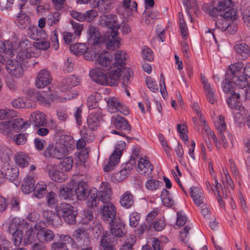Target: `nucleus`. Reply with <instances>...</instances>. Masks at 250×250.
Segmentation results:
<instances>
[{"label": "nucleus", "mask_w": 250, "mask_h": 250, "mask_svg": "<svg viewBox=\"0 0 250 250\" xmlns=\"http://www.w3.org/2000/svg\"><path fill=\"white\" fill-rule=\"evenodd\" d=\"M0 171L4 179L6 178L11 181L15 180L19 173L17 167L11 166L6 162L3 164Z\"/></svg>", "instance_id": "nucleus-11"}, {"label": "nucleus", "mask_w": 250, "mask_h": 250, "mask_svg": "<svg viewBox=\"0 0 250 250\" xmlns=\"http://www.w3.org/2000/svg\"><path fill=\"white\" fill-rule=\"evenodd\" d=\"M148 88L152 92L158 91V88L156 81L150 77H147L146 81Z\"/></svg>", "instance_id": "nucleus-61"}, {"label": "nucleus", "mask_w": 250, "mask_h": 250, "mask_svg": "<svg viewBox=\"0 0 250 250\" xmlns=\"http://www.w3.org/2000/svg\"><path fill=\"white\" fill-rule=\"evenodd\" d=\"M101 98L99 93L94 92L87 99V105L89 109L95 108L98 105V102Z\"/></svg>", "instance_id": "nucleus-40"}, {"label": "nucleus", "mask_w": 250, "mask_h": 250, "mask_svg": "<svg viewBox=\"0 0 250 250\" xmlns=\"http://www.w3.org/2000/svg\"><path fill=\"white\" fill-rule=\"evenodd\" d=\"M161 184L158 180L151 179L146 182L145 186L148 190L153 191L158 189Z\"/></svg>", "instance_id": "nucleus-51"}, {"label": "nucleus", "mask_w": 250, "mask_h": 250, "mask_svg": "<svg viewBox=\"0 0 250 250\" xmlns=\"http://www.w3.org/2000/svg\"><path fill=\"white\" fill-rule=\"evenodd\" d=\"M120 46V42L118 38L112 37L106 43V46L108 49H113L118 48Z\"/></svg>", "instance_id": "nucleus-62"}, {"label": "nucleus", "mask_w": 250, "mask_h": 250, "mask_svg": "<svg viewBox=\"0 0 250 250\" xmlns=\"http://www.w3.org/2000/svg\"><path fill=\"white\" fill-rule=\"evenodd\" d=\"M140 218V214L134 212L131 213L129 216V225L132 227H136L138 224Z\"/></svg>", "instance_id": "nucleus-59"}, {"label": "nucleus", "mask_w": 250, "mask_h": 250, "mask_svg": "<svg viewBox=\"0 0 250 250\" xmlns=\"http://www.w3.org/2000/svg\"><path fill=\"white\" fill-rule=\"evenodd\" d=\"M135 241L136 237L134 235L128 236L120 250H133L132 246L135 243Z\"/></svg>", "instance_id": "nucleus-49"}, {"label": "nucleus", "mask_w": 250, "mask_h": 250, "mask_svg": "<svg viewBox=\"0 0 250 250\" xmlns=\"http://www.w3.org/2000/svg\"><path fill=\"white\" fill-rule=\"evenodd\" d=\"M126 59V53L122 50H118L115 54V60L116 62L114 63L111 66L115 65L117 67H120L122 70L125 67L121 66L122 63Z\"/></svg>", "instance_id": "nucleus-37"}, {"label": "nucleus", "mask_w": 250, "mask_h": 250, "mask_svg": "<svg viewBox=\"0 0 250 250\" xmlns=\"http://www.w3.org/2000/svg\"><path fill=\"white\" fill-rule=\"evenodd\" d=\"M189 193L194 203L197 206H200L204 203V197L202 190L197 187H192Z\"/></svg>", "instance_id": "nucleus-27"}, {"label": "nucleus", "mask_w": 250, "mask_h": 250, "mask_svg": "<svg viewBox=\"0 0 250 250\" xmlns=\"http://www.w3.org/2000/svg\"><path fill=\"white\" fill-rule=\"evenodd\" d=\"M34 56V47L29 40H24L20 42L17 48V61L24 62Z\"/></svg>", "instance_id": "nucleus-7"}, {"label": "nucleus", "mask_w": 250, "mask_h": 250, "mask_svg": "<svg viewBox=\"0 0 250 250\" xmlns=\"http://www.w3.org/2000/svg\"><path fill=\"white\" fill-rule=\"evenodd\" d=\"M52 81L50 73L46 70H42L38 74L36 81V85L41 88L50 84Z\"/></svg>", "instance_id": "nucleus-15"}, {"label": "nucleus", "mask_w": 250, "mask_h": 250, "mask_svg": "<svg viewBox=\"0 0 250 250\" xmlns=\"http://www.w3.org/2000/svg\"><path fill=\"white\" fill-rule=\"evenodd\" d=\"M121 157L118 155L112 153L109 157L107 164L104 167V169L105 171H109L113 169L120 162Z\"/></svg>", "instance_id": "nucleus-35"}, {"label": "nucleus", "mask_w": 250, "mask_h": 250, "mask_svg": "<svg viewBox=\"0 0 250 250\" xmlns=\"http://www.w3.org/2000/svg\"><path fill=\"white\" fill-rule=\"evenodd\" d=\"M117 238L111 232L106 231L101 239V245L102 247L113 246L116 243Z\"/></svg>", "instance_id": "nucleus-33"}, {"label": "nucleus", "mask_w": 250, "mask_h": 250, "mask_svg": "<svg viewBox=\"0 0 250 250\" xmlns=\"http://www.w3.org/2000/svg\"><path fill=\"white\" fill-rule=\"evenodd\" d=\"M234 49L237 56L242 60L247 59L250 55V50L249 46L243 42H239L234 46Z\"/></svg>", "instance_id": "nucleus-24"}, {"label": "nucleus", "mask_w": 250, "mask_h": 250, "mask_svg": "<svg viewBox=\"0 0 250 250\" xmlns=\"http://www.w3.org/2000/svg\"><path fill=\"white\" fill-rule=\"evenodd\" d=\"M161 197L163 205L166 207H171L174 204V200L169 192L166 189H163Z\"/></svg>", "instance_id": "nucleus-39"}, {"label": "nucleus", "mask_w": 250, "mask_h": 250, "mask_svg": "<svg viewBox=\"0 0 250 250\" xmlns=\"http://www.w3.org/2000/svg\"><path fill=\"white\" fill-rule=\"evenodd\" d=\"M101 213L104 221L112 222L116 214V208L112 203H107L104 204Z\"/></svg>", "instance_id": "nucleus-12"}, {"label": "nucleus", "mask_w": 250, "mask_h": 250, "mask_svg": "<svg viewBox=\"0 0 250 250\" xmlns=\"http://www.w3.org/2000/svg\"><path fill=\"white\" fill-rule=\"evenodd\" d=\"M12 131L11 122L9 121L0 123V133L9 134Z\"/></svg>", "instance_id": "nucleus-54"}, {"label": "nucleus", "mask_w": 250, "mask_h": 250, "mask_svg": "<svg viewBox=\"0 0 250 250\" xmlns=\"http://www.w3.org/2000/svg\"><path fill=\"white\" fill-rule=\"evenodd\" d=\"M28 157L22 153H19L15 157L16 164L21 167H24L28 165Z\"/></svg>", "instance_id": "nucleus-46"}, {"label": "nucleus", "mask_w": 250, "mask_h": 250, "mask_svg": "<svg viewBox=\"0 0 250 250\" xmlns=\"http://www.w3.org/2000/svg\"><path fill=\"white\" fill-rule=\"evenodd\" d=\"M12 130L18 132L21 130H25L30 126V123L28 121H24L21 118H16L11 123Z\"/></svg>", "instance_id": "nucleus-32"}, {"label": "nucleus", "mask_w": 250, "mask_h": 250, "mask_svg": "<svg viewBox=\"0 0 250 250\" xmlns=\"http://www.w3.org/2000/svg\"><path fill=\"white\" fill-rule=\"evenodd\" d=\"M108 110L111 113L118 112V108L121 104V102L115 97H110L107 102Z\"/></svg>", "instance_id": "nucleus-41"}, {"label": "nucleus", "mask_w": 250, "mask_h": 250, "mask_svg": "<svg viewBox=\"0 0 250 250\" xmlns=\"http://www.w3.org/2000/svg\"><path fill=\"white\" fill-rule=\"evenodd\" d=\"M110 232L117 238L122 237L125 234V225L121 222H109Z\"/></svg>", "instance_id": "nucleus-23"}, {"label": "nucleus", "mask_w": 250, "mask_h": 250, "mask_svg": "<svg viewBox=\"0 0 250 250\" xmlns=\"http://www.w3.org/2000/svg\"><path fill=\"white\" fill-rule=\"evenodd\" d=\"M34 229L31 227L25 231L24 241L26 243L32 244L36 240L33 234Z\"/></svg>", "instance_id": "nucleus-58"}, {"label": "nucleus", "mask_w": 250, "mask_h": 250, "mask_svg": "<svg viewBox=\"0 0 250 250\" xmlns=\"http://www.w3.org/2000/svg\"><path fill=\"white\" fill-rule=\"evenodd\" d=\"M215 125L218 131L219 138L222 143L223 146L226 148L228 146L226 136H229V133L227 129V125L225 122V118L222 115H219L215 122Z\"/></svg>", "instance_id": "nucleus-8"}, {"label": "nucleus", "mask_w": 250, "mask_h": 250, "mask_svg": "<svg viewBox=\"0 0 250 250\" xmlns=\"http://www.w3.org/2000/svg\"><path fill=\"white\" fill-rule=\"evenodd\" d=\"M54 236V233L52 230L45 228L38 230L36 234L37 240L41 243L52 241Z\"/></svg>", "instance_id": "nucleus-20"}, {"label": "nucleus", "mask_w": 250, "mask_h": 250, "mask_svg": "<svg viewBox=\"0 0 250 250\" xmlns=\"http://www.w3.org/2000/svg\"><path fill=\"white\" fill-rule=\"evenodd\" d=\"M56 211L59 216H61L69 224H75L76 222L77 211L74 207L67 203H61L59 205Z\"/></svg>", "instance_id": "nucleus-5"}, {"label": "nucleus", "mask_w": 250, "mask_h": 250, "mask_svg": "<svg viewBox=\"0 0 250 250\" xmlns=\"http://www.w3.org/2000/svg\"><path fill=\"white\" fill-rule=\"evenodd\" d=\"M121 206L129 208L134 204V197L130 191H126L123 194L120 199Z\"/></svg>", "instance_id": "nucleus-30"}, {"label": "nucleus", "mask_w": 250, "mask_h": 250, "mask_svg": "<svg viewBox=\"0 0 250 250\" xmlns=\"http://www.w3.org/2000/svg\"><path fill=\"white\" fill-rule=\"evenodd\" d=\"M202 126L203 127L204 130H205V133L208 136V139L211 138L213 139L214 143H215L216 146L218 148L219 146L217 143V138L215 135L214 132L211 131V130L208 127V125L206 123V121H205V123H202Z\"/></svg>", "instance_id": "nucleus-50"}, {"label": "nucleus", "mask_w": 250, "mask_h": 250, "mask_svg": "<svg viewBox=\"0 0 250 250\" xmlns=\"http://www.w3.org/2000/svg\"><path fill=\"white\" fill-rule=\"evenodd\" d=\"M74 183H67L62 186L59 190V195L64 199H73L74 197L73 191Z\"/></svg>", "instance_id": "nucleus-25"}, {"label": "nucleus", "mask_w": 250, "mask_h": 250, "mask_svg": "<svg viewBox=\"0 0 250 250\" xmlns=\"http://www.w3.org/2000/svg\"><path fill=\"white\" fill-rule=\"evenodd\" d=\"M113 57L110 53L107 51L100 53L97 58L96 62L101 66L108 67L112 62Z\"/></svg>", "instance_id": "nucleus-28"}, {"label": "nucleus", "mask_w": 250, "mask_h": 250, "mask_svg": "<svg viewBox=\"0 0 250 250\" xmlns=\"http://www.w3.org/2000/svg\"><path fill=\"white\" fill-rule=\"evenodd\" d=\"M111 122L117 130H112L111 132L127 138L126 135L129 134L131 130L130 125L127 120L119 115H116L112 117Z\"/></svg>", "instance_id": "nucleus-6"}, {"label": "nucleus", "mask_w": 250, "mask_h": 250, "mask_svg": "<svg viewBox=\"0 0 250 250\" xmlns=\"http://www.w3.org/2000/svg\"><path fill=\"white\" fill-rule=\"evenodd\" d=\"M132 70L129 68H124L122 71L115 65L110 66L108 70V76L106 71L100 68H94L89 72L91 79L102 85L115 86L118 84L120 77H123V85L126 87L130 82Z\"/></svg>", "instance_id": "nucleus-1"}, {"label": "nucleus", "mask_w": 250, "mask_h": 250, "mask_svg": "<svg viewBox=\"0 0 250 250\" xmlns=\"http://www.w3.org/2000/svg\"><path fill=\"white\" fill-rule=\"evenodd\" d=\"M244 64L242 62H238L231 64L229 66L230 74L228 73L230 77L239 75L240 74H243V69Z\"/></svg>", "instance_id": "nucleus-36"}, {"label": "nucleus", "mask_w": 250, "mask_h": 250, "mask_svg": "<svg viewBox=\"0 0 250 250\" xmlns=\"http://www.w3.org/2000/svg\"><path fill=\"white\" fill-rule=\"evenodd\" d=\"M80 82V79L78 77L74 75L70 76L62 81L60 89L62 92L69 91L72 87L77 85Z\"/></svg>", "instance_id": "nucleus-17"}, {"label": "nucleus", "mask_w": 250, "mask_h": 250, "mask_svg": "<svg viewBox=\"0 0 250 250\" xmlns=\"http://www.w3.org/2000/svg\"><path fill=\"white\" fill-rule=\"evenodd\" d=\"M201 81L203 84L204 88L208 101L211 104H213L215 101L214 97V90L208 83L207 79L205 76H201Z\"/></svg>", "instance_id": "nucleus-22"}, {"label": "nucleus", "mask_w": 250, "mask_h": 250, "mask_svg": "<svg viewBox=\"0 0 250 250\" xmlns=\"http://www.w3.org/2000/svg\"><path fill=\"white\" fill-rule=\"evenodd\" d=\"M28 134L26 133H21L17 134L14 139L15 143L17 145H23L27 141Z\"/></svg>", "instance_id": "nucleus-64"}, {"label": "nucleus", "mask_w": 250, "mask_h": 250, "mask_svg": "<svg viewBox=\"0 0 250 250\" xmlns=\"http://www.w3.org/2000/svg\"><path fill=\"white\" fill-rule=\"evenodd\" d=\"M35 182L33 177L26 176L22 181L21 189L25 194H28L34 190Z\"/></svg>", "instance_id": "nucleus-29"}, {"label": "nucleus", "mask_w": 250, "mask_h": 250, "mask_svg": "<svg viewBox=\"0 0 250 250\" xmlns=\"http://www.w3.org/2000/svg\"><path fill=\"white\" fill-rule=\"evenodd\" d=\"M231 82L240 88L243 89L248 85V80L244 74H240L234 77H231Z\"/></svg>", "instance_id": "nucleus-34"}, {"label": "nucleus", "mask_w": 250, "mask_h": 250, "mask_svg": "<svg viewBox=\"0 0 250 250\" xmlns=\"http://www.w3.org/2000/svg\"><path fill=\"white\" fill-rule=\"evenodd\" d=\"M13 236V241L15 246H19L22 240L23 233L20 230L16 231L14 233H11Z\"/></svg>", "instance_id": "nucleus-57"}, {"label": "nucleus", "mask_w": 250, "mask_h": 250, "mask_svg": "<svg viewBox=\"0 0 250 250\" xmlns=\"http://www.w3.org/2000/svg\"><path fill=\"white\" fill-rule=\"evenodd\" d=\"M73 236L78 242L83 240L84 241L85 239H88L89 237L88 234L85 229L83 228L78 229L75 230Z\"/></svg>", "instance_id": "nucleus-47"}, {"label": "nucleus", "mask_w": 250, "mask_h": 250, "mask_svg": "<svg viewBox=\"0 0 250 250\" xmlns=\"http://www.w3.org/2000/svg\"><path fill=\"white\" fill-rule=\"evenodd\" d=\"M27 100L23 98H18L14 99L11 102V104L15 108H25L28 107V105L26 104Z\"/></svg>", "instance_id": "nucleus-52"}, {"label": "nucleus", "mask_w": 250, "mask_h": 250, "mask_svg": "<svg viewBox=\"0 0 250 250\" xmlns=\"http://www.w3.org/2000/svg\"><path fill=\"white\" fill-rule=\"evenodd\" d=\"M232 83H233L230 79V76L229 74H226L225 79L221 84L222 90L225 93H231L233 91Z\"/></svg>", "instance_id": "nucleus-43"}, {"label": "nucleus", "mask_w": 250, "mask_h": 250, "mask_svg": "<svg viewBox=\"0 0 250 250\" xmlns=\"http://www.w3.org/2000/svg\"><path fill=\"white\" fill-rule=\"evenodd\" d=\"M73 159L71 157H65L59 165L60 169L63 172L69 171L73 166Z\"/></svg>", "instance_id": "nucleus-45"}, {"label": "nucleus", "mask_w": 250, "mask_h": 250, "mask_svg": "<svg viewBox=\"0 0 250 250\" xmlns=\"http://www.w3.org/2000/svg\"><path fill=\"white\" fill-rule=\"evenodd\" d=\"M98 11L96 10H89L83 13L84 21L90 22L98 16Z\"/></svg>", "instance_id": "nucleus-56"}, {"label": "nucleus", "mask_w": 250, "mask_h": 250, "mask_svg": "<svg viewBox=\"0 0 250 250\" xmlns=\"http://www.w3.org/2000/svg\"><path fill=\"white\" fill-rule=\"evenodd\" d=\"M99 197L98 198V191L96 189L89 190L87 197V205L92 208L97 206L98 201L100 200L104 204L111 203V190L107 183L103 182L100 188Z\"/></svg>", "instance_id": "nucleus-2"}, {"label": "nucleus", "mask_w": 250, "mask_h": 250, "mask_svg": "<svg viewBox=\"0 0 250 250\" xmlns=\"http://www.w3.org/2000/svg\"><path fill=\"white\" fill-rule=\"evenodd\" d=\"M28 223L24 220L21 221L18 218H13L10 222L8 231L11 234L16 231L20 230L19 229L28 228Z\"/></svg>", "instance_id": "nucleus-26"}, {"label": "nucleus", "mask_w": 250, "mask_h": 250, "mask_svg": "<svg viewBox=\"0 0 250 250\" xmlns=\"http://www.w3.org/2000/svg\"><path fill=\"white\" fill-rule=\"evenodd\" d=\"M74 196H76L79 200H84L87 198L89 191L86 183L83 182H80L78 185L74 184Z\"/></svg>", "instance_id": "nucleus-16"}, {"label": "nucleus", "mask_w": 250, "mask_h": 250, "mask_svg": "<svg viewBox=\"0 0 250 250\" xmlns=\"http://www.w3.org/2000/svg\"><path fill=\"white\" fill-rule=\"evenodd\" d=\"M47 169L49 177L53 181L61 183L67 179L66 175L63 171L59 170L56 166L48 165Z\"/></svg>", "instance_id": "nucleus-14"}, {"label": "nucleus", "mask_w": 250, "mask_h": 250, "mask_svg": "<svg viewBox=\"0 0 250 250\" xmlns=\"http://www.w3.org/2000/svg\"><path fill=\"white\" fill-rule=\"evenodd\" d=\"M5 68L13 77L20 78L23 75V69L21 62L16 60H10L6 63Z\"/></svg>", "instance_id": "nucleus-9"}, {"label": "nucleus", "mask_w": 250, "mask_h": 250, "mask_svg": "<svg viewBox=\"0 0 250 250\" xmlns=\"http://www.w3.org/2000/svg\"><path fill=\"white\" fill-rule=\"evenodd\" d=\"M29 123H32L37 127L43 126L47 124L45 114L40 111H36L31 114Z\"/></svg>", "instance_id": "nucleus-19"}, {"label": "nucleus", "mask_w": 250, "mask_h": 250, "mask_svg": "<svg viewBox=\"0 0 250 250\" xmlns=\"http://www.w3.org/2000/svg\"><path fill=\"white\" fill-rule=\"evenodd\" d=\"M46 201L48 207H54L58 203L56 194L52 191L48 192L46 196Z\"/></svg>", "instance_id": "nucleus-53"}, {"label": "nucleus", "mask_w": 250, "mask_h": 250, "mask_svg": "<svg viewBox=\"0 0 250 250\" xmlns=\"http://www.w3.org/2000/svg\"><path fill=\"white\" fill-rule=\"evenodd\" d=\"M38 30L36 26L30 25L28 28L27 34L28 36L34 40H38L37 35Z\"/></svg>", "instance_id": "nucleus-63"}, {"label": "nucleus", "mask_w": 250, "mask_h": 250, "mask_svg": "<svg viewBox=\"0 0 250 250\" xmlns=\"http://www.w3.org/2000/svg\"><path fill=\"white\" fill-rule=\"evenodd\" d=\"M32 47L39 50H45L48 49L50 45V42L46 40L34 42L32 44Z\"/></svg>", "instance_id": "nucleus-55"}, {"label": "nucleus", "mask_w": 250, "mask_h": 250, "mask_svg": "<svg viewBox=\"0 0 250 250\" xmlns=\"http://www.w3.org/2000/svg\"><path fill=\"white\" fill-rule=\"evenodd\" d=\"M69 49L74 54L80 55L86 52L87 47L84 44L75 43L70 45Z\"/></svg>", "instance_id": "nucleus-38"}, {"label": "nucleus", "mask_w": 250, "mask_h": 250, "mask_svg": "<svg viewBox=\"0 0 250 250\" xmlns=\"http://www.w3.org/2000/svg\"><path fill=\"white\" fill-rule=\"evenodd\" d=\"M61 19V14L59 12L51 13L46 17V23L49 26L57 24Z\"/></svg>", "instance_id": "nucleus-44"}, {"label": "nucleus", "mask_w": 250, "mask_h": 250, "mask_svg": "<svg viewBox=\"0 0 250 250\" xmlns=\"http://www.w3.org/2000/svg\"><path fill=\"white\" fill-rule=\"evenodd\" d=\"M87 134L84 133L83 135L82 139H79L76 145V148L78 150L82 149L84 148L86 145V142L87 143L91 142L94 139V137L92 135H90L89 139L87 138Z\"/></svg>", "instance_id": "nucleus-48"}, {"label": "nucleus", "mask_w": 250, "mask_h": 250, "mask_svg": "<svg viewBox=\"0 0 250 250\" xmlns=\"http://www.w3.org/2000/svg\"><path fill=\"white\" fill-rule=\"evenodd\" d=\"M102 117V113L100 109L91 112L88 115L87 119V124L88 127L91 130H95L98 128Z\"/></svg>", "instance_id": "nucleus-13"}, {"label": "nucleus", "mask_w": 250, "mask_h": 250, "mask_svg": "<svg viewBox=\"0 0 250 250\" xmlns=\"http://www.w3.org/2000/svg\"><path fill=\"white\" fill-rule=\"evenodd\" d=\"M103 20L105 25L109 29V32H111V37H115L117 36L120 25L117 23L116 16L113 15L104 16Z\"/></svg>", "instance_id": "nucleus-10"}, {"label": "nucleus", "mask_w": 250, "mask_h": 250, "mask_svg": "<svg viewBox=\"0 0 250 250\" xmlns=\"http://www.w3.org/2000/svg\"><path fill=\"white\" fill-rule=\"evenodd\" d=\"M232 6L231 0H218L215 7H209V13L212 16H216L217 13L220 12V15L224 19L234 20L237 18V12Z\"/></svg>", "instance_id": "nucleus-3"}, {"label": "nucleus", "mask_w": 250, "mask_h": 250, "mask_svg": "<svg viewBox=\"0 0 250 250\" xmlns=\"http://www.w3.org/2000/svg\"><path fill=\"white\" fill-rule=\"evenodd\" d=\"M17 21L19 23L18 26L21 28H25L30 23L29 17L25 13H22L21 10L17 17Z\"/></svg>", "instance_id": "nucleus-42"}, {"label": "nucleus", "mask_w": 250, "mask_h": 250, "mask_svg": "<svg viewBox=\"0 0 250 250\" xmlns=\"http://www.w3.org/2000/svg\"><path fill=\"white\" fill-rule=\"evenodd\" d=\"M153 170V167L148 160V158L141 157L138 164V171L141 174L149 175Z\"/></svg>", "instance_id": "nucleus-18"}, {"label": "nucleus", "mask_w": 250, "mask_h": 250, "mask_svg": "<svg viewBox=\"0 0 250 250\" xmlns=\"http://www.w3.org/2000/svg\"><path fill=\"white\" fill-rule=\"evenodd\" d=\"M33 195L38 199H42L44 195L47 193V185L43 181L39 182L36 186L34 190Z\"/></svg>", "instance_id": "nucleus-31"}, {"label": "nucleus", "mask_w": 250, "mask_h": 250, "mask_svg": "<svg viewBox=\"0 0 250 250\" xmlns=\"http://www.w3.org/2000/svg\"><path fill=\"white\" fill-rule=\"evenodd\" d=\"M142 57L143 59L150 62L152 61L154 58L152 50L147 46H145L143 49Z\"/></svg>", "instance_id": "nucleus-60"}, {"label": "nucleus", "mask_w": 250, "mask_h": 250, "mask_svg": "<svg viewBox=\"0 0 250 250\" xmlns=\"http://www.w3.org/2000/svg\"><path fill=\"white\" fill-rule=\"evenodd\" d=\"M87 33L89 42L94 45H96L99 42L102 35L97 27L92 25L89 26Z\"/></svg>", "instance_id": "nucleus-21"}, {"label": "nucleus", "mask_w": 250, "mask_h": 250, "mask_svg": "<svg viewBox=\"0 0 250 250\" xmlns=\"http://www.w3.org/2000/svg\"><path fill=\"white\" fill-rule=\"evenodd\" d=\"M69 142L64 144L60 143L54 145H49L44 152V156L46 159H63L67 155Z\"/></svg>", "instance_id": "nucleus-4"}]
</instances>
